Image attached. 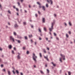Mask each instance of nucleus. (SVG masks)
Listing matches in <instances>:
<instances>
[{"label": "nucleus", "instance_id": "48", "mask_svg": "<svg viewBox=\"0 0 75 75\" xmlns=\"http://www.w3.org/2000/svg\"><path fill=\"white\" fill-rule=\"evenodd\" d=\"M35 16L36 17H37V16H38V15H37V13L35 14Z\"/></svg>", "mask_w": 75, "mask_h": 75}, {"label": "nucleus", "instance_id": "28", "mask_svg": "<svg viewBox=\"0 0 75 75\" xmlns=\"http://www.w3.org/2000/svg\"><path fill=\"white\" fill-rule=\"evenodd\" d=\"M47 74H49V72H50V71H49V70H48V69H47Z\"/></svg>", "mask_w": 75, "mask_h": 75}, {"label": "nucleus", "instance_id": "31", "mask_svg": "<svg viewBox=\"0 0 75 75\" xmlns=\"http://www.w3.org/2000/svg\"><path fill=\"white\" fill-rule=\"evenodd\" d=\"M60 61L61 62H62V61L61 60V58H60Z\"/></svg>", "mask_w": 75, "mask_h": 75}, {"label": "nucleus", "instance_id": "37", "mask_svg": "<svg viewBox=\"0 0 75 75\" xmlns=\"http://www.w3.org/2000/svg\"><path fill=\"white\" fill-rule=\"evenodd\" d=\"M38 13L39 14H41V12H40L39 11H38Z\"/></svg>", "mask_w": 75, "mask_h": 75}, {"label": "nucleus", "instance_id": "39", "mask_svg": "<svg viewBox=\"0 0 75 75\" xmlns=\"http://www.w3.org/2000/svg\"><path fill=\"white\" fill-rule=\"evenodd\" d=\"M8 12L9 14H11V11H8Z\"/></svg>", "mask_w": 75, "mask_h": 75}, {"label": "nucleus", "instance_id": "3", "mask_svg": "<svg viewBox=\"0 0 75 75\" xmlns=\"http://www.w3.org/2000/svg\"><path fill=\"white\" fill-rule=\"evenodd\" d=\"M10 40H12L13 42H15V41L14 40V39L13 37V36H11L10 37Z\"/></svg>", "mask_w": 75, "mask_h": 75}, {"label": "nucleus", "instance_id": "21", "mask_svg": "<svg viewBox=\"0 0 75 75\" xmlns=\"http://www.w3.org/2000/svg\"><path fill=\"white\" fill-rule=\"evenodd\" d=\"M71 72L69 71L68 72V75H71Z\"/></svg>", "mask_w": 75, "mask_h": 75}, {"label": "nucleus", "instance_id": "32", "mask_svg": "<svg viewBox=\"0 0 75 75\" xmlns=\"http://www.w3.org/2000/svg\"><path fill=\"white\" fill-rule=\"evenodd\" d=\"M43 52H45V53H46V51L45 50V49L43 50Z\"/></svg>", "mask_w": 75, "mask_h": 75}, {"label": "nucleus", "instance_id": "61", "mask_svg": "<svg viewBox=\"0 0 75 75\" xmlns=\"http://www.w3.org/2000/svg\"><path fill=\"white\" fill-rule=\"evenodd\" d=\"M40 36H42V35L41 33H40Z\"/></svg>", "mask_w": 75, "mask_h": 75}, {"label": "nucleus", "instance_id": "51", "mask_svg": "<svg viewBox=\"0 0 75 75\" xmlns=\"http://www.w3.org/2000/svg\"><path fill=\"white\" fill-rule=\"evenodd\" d=\"M44 58H45L46 59H47V57H45V56L44 57Z\"/></svg>", "mask_w": 75, "mask_h": 75}, {"label": "nucleus", "instance_id": "56", "mask_svg": "<svg viewBox=\"0 0 75 75\" xmlns=\"http://www.w3.org/2000/svg\"><path fill=\"white\" fill-rule=\"evenodd\" d=\"M0 51H1L2 50V48L0 47Z\"/></svg>", "mask_w": 75, "mask_h": 75}, {"label": "nucleus", "instance_id": "46", "mask_svg": "<svg viewBox=\"0 0 75 75\" xmlns=\"http://www.w3.org/2000/svg\"><path fill=\"white\" fill-rule=\"evenodd\" d=\"M37 4H39V5H40V2H37Z\"/></svg>", "mask_w": 75, "mask_h": 75}, {"label": "nucleus", "instance_id": "8", "mask_svg": "<svg viewBox=\"0 0 75 75\" xmlns=\"http://www.w3.org/2000/svg\"><path fill=\"white\" fill-rule=\"evenodd\" d=\"M17 38H22V37L21 36H19L18 35H17Z\"/></svg>", "mask_w": 75, "mask_h": 75}, {"label": "nucleus", "instance_id": "12", "mask_svg": "<svg viewBox=\"0 0 75 75\" xmlns=\"http://www.w3.org/2000/svg\"><path fill=\"white\" fill-rule=\"evenodd\" d=\"M14 26L15 27H18V25H17V23H16L15 25H14Z\"/></svg>", "mask_w": 75, "mask_h": 75}, {"label": "nucleus", "instance_id": "9", "mask_svg": "<svg viewBox=\"0 0 75 75\" xmlns=\"http://www.w3.org/2000/svg\"><path fill=\"white\" fill-rule=\"evenodd\" d=\"M61 55L62 57V58H65V56L64 55L61 54Z\"/></svg>", "mask_w": 75, "mask_h": 75}, {"label": "nucleus", "instance_id": "55", "mask_svg": "<svg viewBox=\"0 0 75 75\" xmlns=\"http://www.w3.org/2000/svg\"><path fill=\"white\" fill-rule=\"evenodd\" d=\"M29 37H30V38H31V35H29Z\"/></svg>", "mask_w": 75, "mask_h": 75}, {"label": "nucleus", "instance_id": "10", "mask_svg": "<svg viewBox=\"0 0 75 75\" xmlns=\"http://www.w3.org/2000/svg\"><path fill=\"white\" fill-rule=\"evenodd\" d=\"M52 64L53 65V66H54V67H55L56 66V64H54V63H53V62H52Z\"/></svg>", "mask_w": 75, "mask_h": 75}, {"label": "nucleus", "instance_id": "53", "mask_svg": "<svg viewBox=\"0 0 75 75\" xmlns=\"http://www.w3.org/2000/svg\"><path fill=\"white\" fill-rule=\"evenodd\" d=\"M54 17H56L57 16V15H56V14H54Z\"/></svg>", "mask_w": 75, "mask_h": 75}, {"label": "nucleus", "instance_id": "26", "mask_svg": "<svg viewBox=\"0 0 75 75\" xmlns=\"http://www.w3.org/2000/svg\"><path fill=\"white\" fill-rule=\"evenodd\" d=\"M12 71H13V73L14 74H16V73H15V72H14V70L13 69Z\"/></svg>", "mask_w": 75, "mask_h": 75}, {"label": "nucleus", "instance_id": "62", "mask_svg": "<svg viewBox=\"0 0 75 75\" xmlns=\"http://www.w3.org/2000/svg\"><path fill=\"white\" fill-rule=\"evenodd\" d=\"M0 7L1 8L2 6H1V4H0Z\"/></svg>", "mask_w": 75, "mask_h": 75}, {"label": "nucleus", "instance_id": "43", "mask_svg": "<svg viewBox=\"0 0 75 75\" xmlns=\"http://www.w3.org/2000/svg\"><path fill=\"white\" fill-rule=\"evenodd\" d=\"M18 55H21V53H19V52H18Z\"/></svg>", "mask_w": 75, "mask_h": 75}, {"label": "nucleus", "instance_id": "45", "mask_svg": "<svg viewBox=\"0 0 75 75\" xmlns=\"http://www.w3.org/2000/svg\"><path fill=\"white\" fill-rule=\"evenodd\" d=\"M14 50H15V51H16V48L15 47H14Z\"/></svg>", "mask_w": 75, "mask_h": 75}, {"label": "nucleus", "instance_id": "41", "mask_svg": "<svg viewBox=\"0 0 75 75\" xmlns=\"http://www.w3.org/2000/svg\"><path fill=\"white\" fill-rule=\"evenodd\" d=\"M17 4H18V6H20V3H19V2H18L17 3Z\"/></svg>", "mask_w": 75, "mask_h": 75}, {"label": "nucleus", "instance_id": "23", "mask_svg": "<svg viewBox=\"0 0 75 75\" xmlns=\"http://www.w3.org/2000/svg\"><path fill=\"white\" fill-rule=\"evenodd\" d=\"M12 54H15V53L13 50H12Z\"/></svg>", "mask_w": 75, "mask_h": 75}, {"label": "nucleus", "instance_id": "49", "mask_svg": "<svg viewBox=\"0 0 75 75\" xmlns=\"http://www.w3.org/2000/svg\"><path fill=\"white\" fill-rule=\"evenodd\" d=\"M69 34H71V31H69Z\"/></svg>", "mask_w": 75, "mask_h": 75}, {"label": "nucleus", "instance_id": "34", "mask_svg": "<svg viewBox=\"0 0 75 75\" xmlns=\"http://www.w3.org/2000/svg\"><path fill=\"white\" fill-rule=\"evenodd\" d=\"M39 7L40 8H42V6L41 5H39Z\"/></svg>", "mask_w": 75, "mask_h": 75}, {"label": "nucleus", "instance_id": "13", "mask_svg": "<svg viewBox=\"0 0 75 75\" xmlns=\"http://www.w3.org/2000/svg\"><path fill=\"white\" fill-rule=\"evenodd\" d=\"M44 31H45V32L47 31V29H46V28H45V27L44 28Z\"/></svg>", "mask_w": 75, "mask_h": 75}, {"label": "nucleus", "instance_id": "24", "mask_svg": "<svg viewBox=\"0 0 75 75\" xmlns=\"http://www.w3.org/2000/svg\"><path fill=\"white\" fill-rule=\"evenodd\" d=\"M39 55L40 57H42V55L41 54V53H39Z\"/></svg>", "mask_w": 75, "mask_h": 75}, {"label": "nucleus", "instance_id": "27", "mask_svg": "<svg viewBox=\"0 0 75 75\" xmlns=\"http://www.w3.org/2000/svg\"><path fill=\"white\" fill-rule=\"evenodd\" d=\"M69 25H70V26L72 25V24H71V22H69Z\"/></svg>", "mask_w": 75, "mask_h": 75}, {"label": "nucleus", "instance_id": "44", "mask_svg": "<svg viewBox=\"0 0 75 75\" xmlns=\"http://www.w3.org/2000/svg\"><path fill=\"white\" fill-rule=\"evenodd\" d=\"M1 67H2H2H3L4 65H3V64H1Z\"/></svg>", "mask_w": 75, "mask_h": 75}, {"label": "nucleus", "instance_id": "18", "mask_svg": "<svg viewBox=\"0 0 75 75\" xmlns=\"http://www.w3.org/2000/svg\"><path fill=\"white\" fill-rule=\"evenodd\" d=\"M2 71H3V72H6V69H3L2 70Z\"/></svg>", "mask_w": 75, "mask_h": 75}, {"label": "nucleus", "instance_id": "7", "mask_svg": "<svg viewBox=\"0 0 75 75\" xmlns=\"http://www.w3.org/2000/svg\"><path fill=\"white\" fill-rule=\"evenodd\" d=\"M17 59H20V56H19V55H18L17 56Z\"/></svg>", "mask_w": 75, "mask_h": 75}, {"label": "nucleus", "instance_id": "54", "mask_svg": "<svg viewBox=\"0 0 75 75\" xmlns=\"http://www.w3.org/2000/svg\"><path fill=\"white\" fill-rule=\"evenodd\" d=\"M39 40H41V37H40L39 38Z\"/></svg>", "mask_w": 75, "mask_h": 75}, {"label": "nucleus", "instance_id": "29", "mask_svg": "<svg viewBox=\"0 0 75 75\" xmlns=\"http://www.w3.org/2000/svg\"><path fill=\"white\" fill-rule=\"evenodd\" d=\"M46 7H47V8L48 7V4H46Z\"/></svg>", "mask_w": 75, "mask_h": 75}, {"label": "nucleus", "instance_id": "22", "mask_svg": "<svg viewBox=\"0 0 75 75\" xmlns=\"http://www.w3.org/2000/svg\"><path fill=\"white\" fill-rule=\"evenodd\" d=\"M66 36L67 38H68V37H69V36L68 35V34H66Z\"/></svg>", "mask_w": 75, "mask_h": 75}, {"label": "nucleus", "instance_id": "20", "mask_svg": "<svg viewBox=\"0 0 75 75\" xmlns=\"http://www.w3.org/2000/svg\"><path fill=\"white\" fill-rule=\"evenodd\" d=\"M23 23L24 25H25L27 24L26 22H23Z\"/></svg>", "mask_w": 75, "mask_h": 75}, {"label": "nucleus", "instance_id": "36", "mask_svg": "<svg viewBox=\"0 0 75 75\" xmlns=\"http://www.w3.org/2000/svg\"><path fill=\"white\" fill-rule=\"evenodd\" d=\"M50 2H51V4H52V0H50Z\"/></svg>", "mask_w": 75, "mask_h": 75}, {"label": "nucleus", "instance_id": "16", "mask_svg": "<svg viewBox=\"0 0 75 75\" xmlns=\"http://www.w3.org/2000/svg\"><path fill=\"white\" fill-rule=\"evenodd\" d=\"M40 73L41 74H44V72L42 71H40Z\"/></svg>", "mask_w": 75, "mask_h": 75}, {"label": "nucleus", "instance_id": "42", "mask_svg": "<svg viewBox=\"0 0 75 75\" xmlns=\"http://www.w3.org/2000/svg\"><path fill=\"white\" fill-rule=\"evenodd\" d=\"M45 67H48V65H47V64H45Z\"/></svg>", "mask_w": 75, "mask_h": 75}, {"label": "nucleus", "instance_id": "47", "mask_svg": "<svg viewBox=\"0 0 75 75\" xmlns=\"http://www.w3.org/2000/svg\"><path fill=\"white\" fill-rule=\"evenodd\" d=\"M31 28H34V26L32 25H31Z\"/></svg>", "mask_w": 75, "mask_h": 75}, {"label": "nucleus", "instance_id": "40", "mask_svg": "<svg viewBox=\"0 0 75 75\" xmlns=\"http://www.w3.org/2000/svg\"><path fill=\"white\" fill-rule=\"evenodd\" d=\"M13 8H16V7L15 6H13Z\"/></svg>", "mask_w": 75, "mask_h": 75}, {"label": "nucleus", "instance_id": "63", "mask_svg": "<svg viewBox=\"0 0 75 75\" xmlns=\"http://www.w3.org/2000/svg\"><path fill=\"white\" fill-rule=\"evenodd\" d=\"M31 42H33V40L32 39H31Z\"/></svg>", "mask_w": 75, "mask_h": 75}, {"label": "nucleus", "instance_id": "11", "mask_svg": "<svg viewBox=\"0 0 75 75\" xmlns=\"http://www.w3.org/2000/svg\"><path fill=\"white\" fill-rule=\"evenodd\" d=\"M42 8L44 10V11L45 10V6H42Z\"/></svg>", "mask_w": 75, "mask_h": 75}, {"label": "nucleus", "instance_id": "25", "mask_svg": "<svg viewBox=\"0 0 75 75\" xmlns=\"http://www.w3.org/2000/svg\"><path fill=\"white\" fill-rule=\"evenodd\" d=\"M38 30H39V32H40V33L41 32V29L39 28V29Z\"/></svg>", "mask_w": 75, "mask_h": 75}, {"label": "nucleus", "instance_id": "14", "mask_svg": "<svg viewBox=\"0 0 75 75\" xmlns=\"http://www.w3.org/2000/svg\"><path fill=\"white\" fill-rule=\"evenodd\" d=\"M16 41L18 42V43H20V41L19 40H16Z\"/></svg>", "mask_w": 75, "mask_h": 75}, {"label": "nucleus", "instance_id": "6", "mask_svg": "<svg viewBox=\"0 0 75 75\" xmlns=\"http://www.w3.org/2000/svg\"><path fill=\"white\" fill-rule=\"evenodd\" d=\"M7 72L8 75H11V73L10 72V71H8Z\"/></svg>", "mask_w": 75, "mask_h": 75}, {"label": "nucleus", "instance_id": "5", "mask_svg": "<svg viewBox=\"0 0 75 75\" xmlns=\"http://www.w3.org/2000/svg\"><path fill=\"white\" fill-rule=\"evenodd\" d=\"M45 18H42V23H45Z\"/></svg>", "mask_w": 75, "mask_h": 75}, {"label": "nucleus", "instance_id": "30", "mask_svg": "<svg viewBox=\"0 0 75 75\" xmlns=\"http://www.w3.org/2000/svg\"><path fill=\"white\" fill-rule=\"evenodd\" d=\"M29 51H27V52H26L27 54H29Z\"/></svg>", "mask_w": 75, "mask_h": 75}, {"label": "nucleus", "instance_id": "59", "mask_svg": "<svg viewBox=\"0 0 75 75\" xmlns=\"http://www.w3.org/2000/svg\"><path fill=\"white\" fill-rule=\"evenodd\" d=\"M48 42H50L51 40H48Z\"/></svg>", "mask_w": 75, "mask_h": 75}, {"label": "nucleus", "instance_id": "38", "mask_svg": "<svg viewBox=\"0 0 75 75\" xmlns=\"http://www.w3.org/2000/svg\"><path fill=\"white\" fill-rule=\"evenodd\" d=\"M23 74H23V73H22V72L20 73V74H21V75H23Z\"/></svg>", "mask_w": 75, "mask_h": 75}, {"label": "nucleus", "instance_id": "52", "mask_svg": "<svg viewBox=\"0 0 75 75\" xmlns=\"http://www.w3.org/2000/svg\"><path fill=\"white\" fill-rule=\"evenodd\" d=\"M54 36H56V33H54Z\"/></svg>", "mask_w": 75, "mask_h": 75}, {"label": "nucleus", "instance_id": "60", "mask_svg": "<svg viewBox=\"0 0 75 75\" xmlns=\"http://www.w3.org/2000/svg\"><path fill=\"white\" fill-rule=\"evenodd\" d=\"M47 50H50V49H49V48H48V47H47Z\"/></svg>", "mask_w": 75, "mask_h": 75}, {"label": "nucleus", "instance_id": "33", "mask_svg": "<svg viewBox=\"0 0 75 75\" xmlns=\"http://www.w3.org/2000/svg\"><path fill=\"white\" fill-rule=\"evenodd\" d=\"M23 50H25V47H23Z\"/></svg>", "mask_w": 75, "mask_h": 75}, {"label": "nucleus", "instance_id": "15", "mask_svg": "<svg viewBox=\"0 0 75 75\" xmlns=\"http://www.w3.org/2000/svg\"><path fill=\"white\" fill-rule=\"evenodd\" d=\"M24 38H25V40H28V38H27V36H25L24 37Z\"/></svg>", "mask_w": 75, "mask_h": 75}, {"label": "nucleus", "instance_id": "4", "mask_svg": "<svg viewBox=\"0 0 75 75\" xmlns=\"http://www.w3.org/2000/svg\"><path fill=\"white\" fill-rule=\"evenodd\" d=\"M8 48H9V49H11V48H12V45H9Z\"/></svg>", "mask_w": 75, "mask_h": 75}, {"label": "nucleus", "instance_id": "58", "mask_svg": "<svg viewBox=\"0 0 75 75\" xmlns=\"http://www.w3.org/2000/svg\"><path fill=\"white\" fill-rule=\"evenodd\" d=\"M12 68H13V69L14 71V70H15V68H14V67H12Z\"/></svg>", "mask_w": 75, "mask_h": 75}, {"label": "nucleus", "instance_id": "64", "mask_svg": "<svg viewBox=\"0 0 75 75\" xmlns=\"http://www.w3.org/2000/svg\"><path fill=\"white\" fill-rule=\"evenodd\" d=\"M21 2H23V0H21Z\"/></svg>", "mask_w": 75, "mask_h": 75}, {"label": "nucleus", "instance_id": "17", "mask_svg": "<svg viewBox=\"0 0 75 75\" xmlns=\"http://www.w3.org/2000/svg\"><path fill=\"white\" fill-rule=\"evenodd\" d=\"M17 74H19V72H18V71L17 70H15Z\"/></svg>", "mask_w": 75, "mask_h": 75}, {"label": "nucleus", "instance_id": "57", "mask_svg": "<svg viewBox=\"0 0 75 75\" xmlns=\"http://www.w3.org/2000/svg\"><path fill=\"white\" fill-rule=\"evenodd\" d=\"M64 24L65 25H67V23H64Z\"/></svg>", "mask_w": 75, "mask_h": 75}, {"label": "nucleus", "instance_id": "1", "mask_svg": "<svg viewBox=\"0 0 75 75\" xmlns=\"http://www.w3.org/2000/svg\"><path fill=\"white\" fill-rule=\"evenodd\" d=\"M33 59L35 63H37V61L36 60V58H37V56H35V54H33Z\"/></svg>", "mask_w": 75, "mask_h": 75}, {"label": "nucleus", "instance_id": "35", "mask_svg": "<svg viewBox=\"0 0 75 75\" xmlns=\"http://www.w3.org/2000/svg\"><path fill=\"white\" fill-rule=\"evenodd\" d=\"M16 11H18V8H16Z\"/></svg>", "mask_w": 75, "mask_h": 75}, {"label": "nucleus", "instance_id": "2", "mask_svg": "<svg viewBox=\"0 0 75 75\" xmlns=\"http://www.w3.org/2000/svg\"><path fill=\"white\" fill-rule=\"evenodd\" d=\"M54 21H54V22L52 23V28H49V30L50 31H52V29H53V26L54 25V24H55V22H54Z\"/></svg>", "mask_w": 75, "mask_h": 75}, {"label": "nucleus", "instance_id": "19", "mask_svg": "<svg viewBox=\"0 0 75 75\" xmlns=\"http://www.w3.org/2000/svg\"><path fill=\"white\" fill-rule=\"evenodd\" d=\"M13 34L14 35H17V33H16L14 32H13Z\"/></svg>", "mask_w": 75, "mask_h": 75}, {"label": "nucleus", "instance_id": "50", "mask_svg": "<svg viewBox=\"0 0 75 75\" xmlns=\"http://www.w3.org/2000/svg\"><path fill=\"white\" fill-rule=\"evenodd\" d=\"M57 40H59V38L58 37L56 38Z\"/></svg>", "mask_w": 75, "mask_h": 75}]
</instances>
